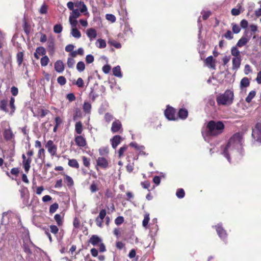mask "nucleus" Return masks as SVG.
<instances>
[{"label": "nucleus", "mask_w": 261, "mask_h": 261, "mask_svg": "<svg viewBox=\"0 0 261 261\" xmlns=\"http://www.w3.org/2000/svg\"><path fill=\"white\" fill-rule=\"evenodd\" d=\"M242 136L237 133L229 139L227 145L224 148L222 154L230 162V155L242 149Z\"/></svg>", "instance_id": "obj_1"}, {"label": "nucleus", "mask_w": 261, "mask_h": 261, "mask_svg": "<svg viewBox=\"0 0 261 261\" xmlns=\"http://www.w3.org/2000/svg\"><path fill=\"white\" fill-rule=\"evenodd\" d=\"M224 124L220 121L211 120L206 124L205 132L202 135L206 137H216L222 134L224 129Z\"/></svg>", "instance_id": "obj_2"}, {"label": "nucleus", "mask_w": 261, "mask_h": 261, "mask_svg": "<svg viewBox=\"0 0 261 261\" xmlns=\"http://www.w3.org/2000/svg\"><path fill=\"white\" fill-rule=\"evenodd\" d=\"M233 93L230 90H227L223 94L219 95L216 101L219 105L229 106L233 100Z\"/></svg>", "instance_id": "obj_3"}, {"label": "nucleus", "mask_w": 261, "mask_h": 261, "mask_svg": "<svg viewBox=\"0 0 261 261\" xmlns=\"http://www.w3.org/2000/svg\"><path fill=\"white\" fill-rule=\"evenodd\" d=\"M20 222V218L15 213L8 211L3 213L2 218V225H5L9 223H15L16 222L19 223Z\"/></svg>", "instance_id": "obj_4"}, {"label": "nucleus", "mask_w": 261, "mask_h": 261, "mask_svg": "<svg viewBox=\"0 0 261 261\" xmlns=\"http://www.w3.org/2000/svg\"><path fill=\"white\" fill-rule=\"evenodd\" d=\"M45 147L51 156H54L57 153V147L54 144L52 140H49L45 144Z\"/></svg>", "instance_id": "obj_5"}, {"label": "nucleus", "mask_w": 261, "mask_h": 261, "mask_svg": "<svg viewBox=\"0 0 261 261\" xmlns=\"http://www.w3.org/2000/svg\"><path fill=\"white\" fill-rule=\"evenodd\" d=\"M252 136L256 140L261 142V123H258L253 129Z\"/></svg>", "instance_id": "obj_6"}, {"label": "nucleus", "mask_w": 261, "mask_h": 261, "mask_svg": "<svg viewBox=\"0 0 261 261\" xmlns=\"http://www.w3.org/2000/svg\"><path fill=\"white\" fill-rule=\"evenodd\" d=\"M175 110L172 107L168 106L165 111V115L166 117L170 120H175Z\"/></svg>", "instance_id": "obj_7"}, {"label": "nucleus", "mask_w": 261, "mask_h": 261, "mask_svg": "<svg viewBox=\"0 0 261 261\" xmlns=\"http://www.w3.org/2000/svg\"><path fill=\"white\" fill-rule=\"evenodd\" d=\"M8 238L6 226H0V244L5 242Z\"/></svg>", "instance_id": "obj_8"}, {"label": "nucleus", "mask_w": 261, "mask_h": 261, "mask_svg": "<svg viewBox=\"0 0 261 261\" xmlns=\"http://www.w3.org/2000/svg\"><path fill=\"white\" fill-rule=\"evenodd\" d=\"M55 69L59 73H62L64 70V64L61 60H58L55 63Z\"/></svg>", "instance_id": "obj_9"}, {"label": "nucleus", "mask_w": 261, "mask_h": 261, "mask_svg": "<svg viewBox=\"0 0 261 261\" xmlns=\"http://www.w3.org/2000/svg\"><path fill=\"white\" fill-rule=\"evenodd\" d=\"M86 34L90 41L95 39L97 36V32L94 29L89 28L87 30Z\"/></svg>", "instance_id": "obj_10"}, {"label": "nucleus", "mask_w": 261, "mask_h": 261, "mask_svg": "<svg viewBox=\"0 0 261 261\" xmlns=\"http://www.w3.org/2000/svg\"><path fill=\"white\" fill-rule=\"evenodd\" d=\"M206 65L210 68L215 69V61L214 60L213 56H210L208 57L205 61Z\"/></svg>", "instance_id": "obj_11"}, {"label": "nucleus", "mask_w": 261, "mask_h": 261, "mask_svg": "<svg viewBox=\"0 0 261 261\" xmlns=\"http://www.w3.org/2000/svg\"><path fill=\"white\" fill-rule=\"evenodd\" d=\"M14 135L11 129V128H8L5 129L4 132V137L5 140L7 141L11 140L13 137Z\"/></svg>", "instance_id": "obj_12"}, {"label": "nucleus", "mask_w": 261, "mask_h": 261, "mask_svg": "<svg viewBox=\"0 0 261 261\" xmlns=\"http://www.w3.org/2000/svg\"><path fill=\"white\" fill-rule=\"evenodd\" d=\"M97 165L102 168H106L108 166V162L105 158L99 157L97 160Z\"/></svg>", "instance_id": "obj_13"}, {"label": "nucleus", "mask_w": 261, "mask_h": 261, "mask_svg": "<svg viewBox=\"0 0 261 261\" xmlns=\"http://www.w3.org/2000/svg\"><path fill=\"white\" fill-rule=\"evenodd\" d=\"M101 239L97 235H92L89 240V242L93 246L97 245L101 242Z\"/></svg>", "instance_id": "obj_14"}, {"label": "nucleus", "mask_w": 261, "mask_h": 261, "mask_svg": "<svg viewBox=\"0 0 261 261\" xmlns=\"http://www.w3.org/2000/svg\"><path fill=\"white\" fill-rule=\"evenodd\" d=\"M75 142L76 144L80 147H84L86 144L85 138L81 136L76 137L75 138Z\"/></svg>", "instance_id": "obj_15"}, {"label": "nucleus", "mask_w": 261, "mask_h": 261, "mask_svg": "<svg viewBox=\"0 0 261 261\" xmlns=\"http://www.w3.org/2000/svg\"><path fill=\"white\" fill-rule=\"evenodd\" d=\"M250 40V38H247L245 36H242L237 43V46L241 47L246 45Z\"/></svg>", "instance_id": "obj_16"}, {"label": "nucleus", "mask_w": 261, "mask_h": 261, "mask_svg": "<svg viewBox=\"0 0 261 261\" xmlns=\"http://www.w3.org/2000/svg\"><path fill=\"white\" fill-rule=\"evenodd\" d=\"M121 138L119 135L115 136L111 140L112 142V145L113 148L115 149L118 144L120 143Z\"/></svg>", "instance_id": "obj_17"}, {"label": "nucleus", "mask_w": 261, "mask_h": 261, "mask_svg": "<svg viewBox=\"0 0 261 261\" xmlns=\"http://www.w3.org/2000/svg\"><path fill=\"white\" fill-rule=\"evenodd\" d=\"M121 122L119 120H117L112 123L111 130L113 133H116V132H118V130L121 128Z\"/></svg>", "instance_id": "obj_18"}, {"label": "nucleus", "mask_w": 261, "mask_h": 261, "mask_svg": "<svg viewBox=\"0 0 261 261\" xmlns=\"http://www.w3.org/2000/svg\"><path fill=\"white\" fill-rule=\"evenodd\" d=\"M216 230L218 234L221 239H225L226 237V233L224 229L219 225L216 226Z\"/></svg>", "instance_id": "obj_19"}, {"label": "nucleus", "mask_w": 261, "mask_h": 261, "mask_svg": "<svg viewBox=\"0 0 261 261\" xmlns=\"http://www.w3.org/2000/svg\"><path fill=\"white\" fill-rule=\"evenodd\" d=\"M31 162L32 159L30 158L27 159V160L23 161V166L26 173H28L30 170Z\"/></svg>", "instance_id": "obj_20"}, {"label": "nucleus", "mask_w": 261, "mask_h": 261, "mask_svg": "<svg viewBox=\"0 0 261 261\" xmlns=\"http://www.w3.org/2000/svg\"><path fill=\"white\" fill-rule=\"evenodd\" d=\"M188 114V111L185 109H181L178 112V116L182 119H185L187 117Z\"/></svg>", "instance_id": "obj_21"}, {"label": "nucleus", "mask_w": 261, "mask_h": 261, "mask_svg": "<svg viewBox=\"0 0 261 261\" xmlns=\"http://www.w3.org/2000/svg\"><path fill=\"white\" fill-rule=\"evenodd\" d=\"M113 74L118 77H122V73L121 72L120 67L119 66H117L113 68Z\"/></svg>", "instance_id": "obj_22"}, {"label": "nucleus", "mask_w": 261, "mask_h": 261, "mask_svg": "<svg viewBox=\"0 0 261 261\" xmlns=\"http://www.w3.org/2000/svg\"><path fill=\"white\" fill-rule=\"evenodd\" d=\"M96 46L99 48H103L106 47V42L105 40L102 39H98L96 43Z\"/></svg>", "instance_id": "obj_23"}, {"label": "nucleus", "mask_w": 261, "mask_h": 261, "mask_svg": "<svg viewBox=\"0 0 261 261\" xmlns=\"http://www.w3.org/2000/svg\"><path fill=\"white\" fill-rule=\"evenodd\" d=\"M241 59L239 57L234 58L232 59V67L233 69H238L240 65Z\"/></svg>", "instance_id": "obj_24"}, {"label": "nucleus", "mask_w": 261, "mask_h": 261, "mask_svg": "<svg viewBox=\"0 0 261 261\" xmlns=\"http://www.w3.org/2000/svg\"><path fill=\"white\" fill-rule=\"evenodd\" d=\"M71 35L75 38H80L81 37V32L76 28H72L71 31Z\"/></svg>", "instance_id": "obj_25"}, {"label": "nucleus", "mask_w": 261, "mask_h": 261, "mask_svg": "<svg viewBox=\"0 0 261 261\" xmlns=\"http://www.w3.org/2000/svg\"><path fill=\"white\" fill-rule=\"evenodd\" d=\"M68 165L71 167L79 168V164L75 159H70L68 160Z\"/></svg>", "instance_id": "obj_26"}, {"label": "nucleus", "mask_w": 261, "mask_h": 261, "mask_svg": "<svg viewBox=\"0 0 261 261\" xmlns=\"http://www.w3.org/2000/svg\"><path fill=\"white\" fill-rule=\"evenodd\" d=\"M75 6L76 7H79L80 6L82 7L81 10H80V12L81 13H85L86 12V13H88L87 12V7L85 5V4L84 3V2H80L78 4H75Z\"/></svg>", "instance_id": "obj_27"}, {"label": "nucleus", "mask_w": 261, "mask_h": 261, "mask_svg": "<svg viewBox=\"0 0 261 261\" xmlns=\"http://www.w3.org/2000/svg\"><path fill=\"white\" fill-rule=\"evenodd\" d=\"M75 131L77 134H81L83 131V125L81 122L79 121L76 123L75 125Z\"/></svg>", "instance_id": "obj_28"}, {"label": "nucleus", "mask_w": 261, "mask_h": 261, "mask_svg": "<svg viewBox=\"0 0 261 261\" xmlns=\"http://www.w3.org/2000/svg\"><path fill=\"white\" fill-rule=\"evenodd\" d=\"M249 85V82L247 77H244L242 79L240 83L241 88H245Z\"/></svg>", "instance_id": "obj_29"}, {"label": "nucleus", "mask_w": 261, "mask_h": 261, "mask_svg": "<svg viewBox=\"0 0 261 261\" xmlns=\"http://www.w3.org/2000/svg\"><path fill=\"white\" fill-rule=\"evenodd\" d=\"M91 105L88 102H85L83 105V110L86 113H89L91 111Z\"/></svg>", "instance_id": "obj_30"}, {"label": "nucleus", "mask_w": 261, "mask_h": 261, "mask_svg": "<svg viewBox=\"0 0 261 261\" xmlns=\"http://www.w3.org/2000/svg\"><path fill=\"white\" fill-rule=\"evenodd\" d=\"M64 180L69 187L72 186L74 184L72 178L67 175H65Z\"/></svg>", "instance_id": "obj_31"}, {"label": "nucleus", "mask_w": 261, "mask_h": 261, "mask_svg": "<svg viewBox=\"0 0 261 261\" xmlns=\"http://www.w3.org/2000/svg\"><path fill=\"white\" fill-rule=\"evenodd\" d=\"M23 60V54L20 51L17 54V62L19 66H20Z\"/></svg>", "instance_id": "obj_32"}, {"label": "nucleus", "mask_w": 261, "mask_h": 261, "mask_svg": "<svg viewBox=\"0 0 261 261\" xmlns=\"http://www.w3.org/2000/svg\"><path fill=\"white\" fill-rule=\"evenodd\" d=\"M256 94V92L255 91H251L249 92V94L246 98V101L247 102H250L252 99L254 97L255 95Z\"/></svg>", "instance_id": "obj_33"}, {"label": "nucleus", "mask_w": 261, "mask_h": 261, "mask_svg": "<svg viewBox=\"0 0 261 261\" xmlns=\"http://www.w3.org/2000/svg\"><path fill=\"white\" fill-rule=\"evenodd\" d=\"M63 30L62 25L61 24H57L54 27V32L56 34H59Z\"/></svg>", "instance_id": "obj_34"}, {"label": "nucleus", "mask_w": 261, "mask_h": 261, "mask_svg": "<svg viewBox=\"0 0 261 261\" xmlns=\"http://www.w3.org/2000/svg\"><path fill=\"white\" fill-rule=\"evenodd\" d=\"M85 68V65L83 62L80 61L76 65V69L79 72H82Z\"/></svg>", "instance_id": "obj_35"}, {"label": "nucleus", "mask_w": 261, "mask_h": 261, "mask_svg": "<svg viewBox=\"0 0 261 261\" xmlns=\"http://www.w3.org/2000/svg\"><path fill=\"white\" fill-rule=\"evenodd\" d=\"M108 43L110 45L114 46L116 48H120L121 47V45L120 43L116 42L114 40H109L108 41Z\"/></svg>", "instance_id": "obj_36"}, {"label": "nucleus", "mask_w": 261, "mask_h": 261, "mask_svg": "<svg viewBox=\"0 0 261 261\" xmlns=\"http://www.w3.org/2000/svg\"><path fill=\"white\" fill-rule=\"evenodd\" d=\"M54 219H55V221H56L57 224L59 226H61L62 225V223H63L62 218L60 214H56L54 217Z\"/></svg>", "instance_id": "obj_37"}, {"label": "nucleus", "mask_w": 261, "mask_h": 261, "mask_svg": "<svg viewBox=\"0 0 261 261\" xmlns=\"http://www.w3.org/2000/svg\"><path fill=\"white\" fill-rule=\"evenodd\" d=\"M49 58L47 56H45L41 59V65L42 66H46L49 62Z\"/></svg>", "instance_id": "obj_38"}, {"label": "nucleus", "mask_w": 261, "mask_h": 261, "mask_svg": "<svg viewBox=\"0 0 261 261\" xmlns=\"http://www.w3.org/2000/svg\"><path fill=\"white\" fill-rule=\"evenodd\" d=\"M80 16V13L78 9H74L72 10V13L69 17H72L73 19H76Z\"/></svg>", "instance_id": "obj_39"}, {"label": "nucleus", "mask_w": 261, "mask_h": 261, "mask_svg": "<svg viewBox=\"0 0 261 261\" xmlns=\"http://www.w3.org/2000/svg\"><path fill=\"white\" fill-rule=\"evenodd\" d=\"M231 55L234 57H238L240 55V51L238 49L236 46H234L231 48Z\"/></svg>", "instance_id": "obj_40"}, {"label": "nucleus", "mask_w": 261, "mask_h": 261, "mask_svg": "<svg viewBox=\"0 0 261 261\" xmlns=\"http://www.w3.org/2000/svg\"><path fill=\"white\" fill-rule=\"evenodd\" d=\"M48 9V6L45 4H43L39 9V12L41 14H45L47 13Z\"/></svg>", "instance_id": "obj_41"}, {"label": "nucleus", "mask_w": 261, "mask_h": 261, "mask_svg": "<svg viewBox=\"0 0 261 261\" xmlns=\"http://www.w3.org/2000/svg\"><path fill=\"white\" fill-rule=\"evenodd\" d=\"M57 82L60 85L63 86L66 83V80L64 76H60L57 79Z\"/></svg>", "instance_id": "obj_42"}, {"label": "nucleus", "mask_w": 261, "mask_h": 261, "mask_svg": "<svg viewBox=\"0 0 261 261\" xmlns=\"http://www.w3.org/2000/svg\"><path fill=\"white\" fill-rule=\"evenodd\" d=\"M7 101L6 100H2L1 101V108L2 110L5 112H7L8 110L7 109Z\"/></svg>", "instance_id": "obj_43"}, {"label": "nucleus", "mask_w": 261, "mask_h": 261, "mask_svg": "<svg viewBox=\"0 0 261 261\" xmlns=\"http://www.w3.org/2000/svg\"><path fill=\"white\" fill-rule=\"evenodd\" d=\"M69 20L72 28H76L77 21L76 19H73V18H72V17H69Z\"/></svg>", "instance_id": "obj_44"}, {"label": "nucleus", "mask_w": 261, "mask_h": 261, "mask_svg": "<svg viewBox=\"0 0 261 261\" xmlns=\"http://www.w3.org/2000/svg\"><path fill=\"white\" fill-rule=\"evenodd\" d=\"M176 196L179 198H182L185 196V192L182 189H178L176 193Z\"/></svg>", "instance_id": "obj_45"}, {"label": "nucleus", "mask_w": 261, "mask_h": 261, "mask_svg": "<svg viewBox=\"0 0 261 261\" xmlns=\"http://www.w3.org/2000/svg\"><path fill=\"white\" fill-rule=\"evenodd\" d=\"M59 205L57 203H55L50 205L49 207V212L51 213H55L58 208Z\"/></svg>", "instance_id": "obj_46"}, {"label": "nucleus", "mask_w": 261, "mask_h": 261, "mask_svg": "<svg viewBox=\"0 0 261 261\" xmlns=\"http://www.w3.org/2000/svg\"><path fill=\"white\" fill-rule=\"evenodd\" d=\"M75 64V61L72 58H69L67 60V66L69 68H73Z\"/></svg>", "instance_id": "obj_47"}, {"label": "nucleus", "mask_w": 261, "mask_h": 261, "mask_svg": "<svg viewBox=\"0 0 261 261\" xmlns=\"http://www.w3.org/2000/svg\"><path fill=\"white\" fill-rule=\"evenodd\" d=\"M49 228H50V232L54 234H56L59 231V228L56 225H50Z\"/></svg>", "instance_id": "obj_48"}, {"label": "nucleus", "mask_w": 261, "mask_h": 261, "mask_svg": "<svg viewBox=\"0 0 261 261\" xmlns=\"http://www.w3.org/2000/svg\"><path fill=\"white\" fill-rule=\"evenodd\" d=\"M38 156L39 159H43L45 158V150L43 148H40L38 152Z\"/></svg>", "instance_id": "obj_49"}, {"label": "nucleus", "mask_w": 261, "mask_h": 261, "mask_svg": "<svg viewBox=\"0 0 261 261\" xmlns=\"http://www.w3.org/2000/svg\"><path fill=\"white\" fill-rule=\"evenodd\" d=\"M106 214L107 213L106 210L102 209L100 211L99 215L97 218H98L99 219L103 220V219L105 218L106 216Z\"/></svg>", "instance_id": "obj_50"}, {"label": "nucleus", "mask_w": 261, "mask_h": 261, "mask_svg": "<svg viewBox=\"0 0 261 261\" xmlns=\"http://www.w3.org/2000/svg\"><path fill=\"white\" fill-rule=\"evenodd\" d=\"M232 30L233 32L235 34L239 33L241 31L240 27L237 24H232Z\"/></svg>", "instance_id": "obj_51"}, {"label": "nucleus", "mask_w": 261, "mask_h": 261, "mask_svg": "<svg viewBox=\"0 0 261 261\" xmlns=\"http://www.w3.org/2000/svg\"><path fill=\"white\" fill-rule=\"evenodd\" d=\"M14 102H15V98L14 97H11L10 101V106L11 108L12 109V111L11 112V115L13 114V113L14 112V110L15 109Z\"/></svg>", "instance_id": "obj_52"}, {"label": "nucleus", "mask_w": 261, "mask_h": 261, "mask_svg": "<svg viewBox=\"0 0 261 261\" xmlns=\"http://www.w3.org/2000/svg\"><path fill=\"white\" fill-rule=\"evenodd\" d=\"M124 221V218L122 216H119L115 220V223L116 225H119L121 224Z\"/></svg>", "instance_id": "obj_53"}, {"label": "nucleus", "mask_w": 261, "mask_h": 261, "mask_svg": "<svg viewBox=\"0 0 261 261\" xmlns=\"http://www.w3.org/2000/svg\"><path fill=\"white\" fill-rule=\"evenodd\" d=\"M149 221V214L145 215L144 218L142 222V225L144 227H146Z\"/></svg>", "instance_id": "obj_54"}, {"label": "nucleus", "mask_w": 261, "mask_h": 261, "mask_svg": "<svg viewBox=\"0 0 261 261\" xmlns=\"http://www.w3.org/2000/svg\"><path fill=\"white\" fill-rule=\"evenodd\" d=\"M130 145L134 148H135L136 149L139 150H142L144 149V147L143 146H139L137 145V144L135 142H132L130 144Z\"/></svg>", "instance_id": "obj_55"}, {"label": "nucleus", "mask_w": 261, "mask_h": 261, "mask_svg": "<svg viewBox=\"0 0 261 261\" xmlns=\"http://www.w3.org/2000/svg\"><path fill=\"white\" fill-rule=\"evenodd\" d=\"M106 18L107 20L110 21L112 22H114L116 20L115 16L114 15L111 14H107Z\"/></svg>", "instance_id": "obj_56"}, {"label": "nucleus", "mask_w": 261, "mask_h": 261, "mask_svg": "<svg viewBox=\"0 0 261 261\" xmlns=\"http://www.w3.org/2000/svg\"><path fill=\"white\" fill-rule=\"evenodd\" d=\"M111 69V67L109 65H105L102 67V71L105 73L108 74L110 71Z\"/></svg>", "instance_id": "obj_57"}, {"label": "nucleus", "mask_w": 261, "mask_h": 261, "mask_svg": "<svg viewBox=\"0 0 261 261\" xmlns=\"http://www.w3.org/2000/svg\"><path fill=\"white\" fill-rule=\"evenodd\" d=\"M86 61L88 64L92 63L94 61V57L91 55H88L86 57Z\"/></svg>", "instance_id": "obj_58"}, {"label": "nucleus", "mask_w": 261, "mask_h": 261, "mask_svg": "<svg viewBox=\"0 0 261 261\" xmlns=\"http://www.w3.org/2000/svg\"><path fill=\"white\" fill-rule=\"evenodd\" d=\"M90 190L92 193L96 192L98 190L97 185L95 183H92L90 186Z\"/></svg>", "instance_id": "obj_59"}, {"label": "nucleus", "mask_w": 261, "mask_h": 261, "mask_svg": "<svg viewBox=\"0 0 261 261\" xmlns=\"http://www.w3.org/2000/svg\"><path fill=\"white\" fill-rule=\"evenodd\" d=\"M224 36L225 38L228 39H232L233 38V35L231 32L229 30L227 31V32L224 34Z\"/></svg>", "instance_id": "obj_60"}, {"label": "nucleus", "mask_w": 261, "mask_h": 261, "mask_svg": "<svg viewBox=\"0 0 261 261\" xmlns=\"http://www.w3.org/2000/svg\"><path fill=\"white\" fill-rule=\"evenodd\" d=\"M241 27L243 29H246L248 25V21L245 19H243L240 22Z\"/></svg>", "instance_id": "obj_61"}, {"label": "nucleus", "mask_w": 261, "mask_h": 261, "mask_svg": "<svg viewBox=\"0 0 261 261\" xmlns=\"http://www.w3.org/2000/svg\"><path fill=\"white\" fill-rule=\"evenodd\" d=\"M76 84L79 87H83L84 86V82L83 79L81 77L78 78L76 81Z\"/></svg>", "instance_id": "obj_62"}, {"label": "nucleus", "mask_w": 261, "mask_h": 261, "mask_svg": "<svg viewBox=\"0 0 261 261\" xmlns=\"http://www.w3.org/2000/svg\"><path fill=\"white\" fill-rule=\"evenodd\" d=\"M113 117V116L110 113H106L105 116V119L106 121L109 122L112 120Z\"/></svg>", "instance_id": "obj_63"}, {"label": "nucleus", "mask_w": 261, "mask_h": 261, "mask_svg": "<svg viewBox=\"0 0 261 261\" xmlns=\"http://www.w3.org/2000/svg\"><path fill=\"white\" fill-rule=\"evenodd\" d=\"M231 13L232 15L237 16L240 14L241 12L238 9L233 8L231 11Z\"/></svg>", "instance_id": "obj_64"}]
</instances>
